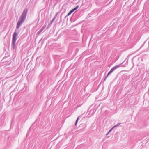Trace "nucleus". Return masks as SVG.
<instances>
[{"mask_svg": "<svg viewBox=\"0 0 149 149\" xmlns=\"http://www.w3.org/2000/svg\"><path fill=\"white\" fill-rule=\"evenodd\" d=\"M28 11V9L27 8L24 10L17 23L16 28L13 35L11 43V49L13 50H14L15 47V43L17 39V37L18 35V33L17 32V29L19 28L21 25L25 20Z\"/></svg>", "mask_w": 149, "mask_h": 149, "instance_id": "1", "label": "nucleus"}, {"mask_svg": "<svg viewBox=\"0 0 149 149\" xmlns=\"http://www.w3.org/2000/svg\"><path fill=\"white\" fill-rule=\"evenodd\" d=\"M125 60L121 63L120 64L117 65H116L115 66H114L113 68H112L110 70L112 72H113L117 68H118L119 67H120L121 66L123 67H126L128 64V61H127L124 64H123L124 63Z\"/></svg>", "mask_w": 149, "mask_h": 149, "instance_id": "2", "label": "nucleus"}, {"mask_svg": "<svg viewBox=\"0 0 149 149\" xmlns=\"http://www.w3.org/2000/svg\"><path fill=\"white\" fill-rule=\"evenodd\" d=\"M46 26V24L45 23L43 26L37 32V34L39 35L45 28Z\"/></svg>", "mask_w": 149, "mask_h": 149, "instance_id": "3", "label": "nucleus"}, {"mask_svg": "<svg viewBox=\"0 0 149 149\" xmlns=\"http://www.w3.org/2000/svg\"><path fill=\"white\" fill-rule=\"evenodd\" d=\"M83 115V114H81V115H80V116H79L78 117H77V118L76 121L75 123V126H76L77 125V122H78V120H79V119H80V118H81L82 117Z\"/></svg>", "mask_w": 149, "mask_h": 149, "instance_id": "4", "label": "nucleus"}, {"mask_svg": "<svg viewBox=\"0 0 149 149\" xmlns=\"http://www.w3.org/2000/svg\"><path fill=\"white\" fill-rule=\"evenodd\" d=\"M79 6L77 5V6L75 7L74 8L72 9L74 11L76 10H77L79 8Z\"/></svg>", "mask_w": 149, "mask_h": 149, "instance_id": "5", "label": "nucleus"}, {"mask_svg": "<svg viewBox=\"0 0 149 149\" xmlns=\"http://www.w3.org/2000/svg\"><path fill=\"white\" fill-rule=\"evenodd\" d=\"M121 124V123H118V124H117V125H115V126H114L113 127V128L116 127H117L118 126H119L120 124Z\"/></svg>", "mask_w": 149, "mask_h": 149, "instance_id": "6", "label": "nucleus"}, {"mask_svg": "<svg viewBox=\"0 0 149 149\" xmlns=\"http://www.w3.org/2000/svg\"><path fill=\"white\" fill-rule=\"evenodd\" d=\"M112 72L110 70L109 72L108 73V74H107V77H108V75H109L110 74H111V73H112Z\"/></svg>", "mask_w": 149, "mask_h": 149, "instance_id": "7", "label": "nucleus"}, {"mask_svg": "<svg viewBox=\"0 0 149 149\" xmlns=\"http://www.w3.org/2000/svg\"><path fill=\"white\" fill-rule=\"evenodd\" d=\"M71 14V13L69 11V13H68V14H67V15L65 17H67V16H68L69 15H70Z\"/></svg>", "mask_w": 149, "mask_h": 149, "instance_id": "8", "label": "nucleus"}, {"mask_svg": "<svg viewBox=\"0 0 149 149\" xmlns=\"http://www.w3.org/2000/svg\"><path fill=\"white\" fill-rule=\"evenodd\" d=\"M58 12H57L56 13L54 17L55 18H56L57 17V15H58Z\"/></svg>", "mask_w": 149, "mask_h": 149, "instance_id": "9", "label": "nucleus"}, {"mask_svg": "<svg viewBox=\"0 0 149 149\" xmlns=\"http://www.w3.org/2000/svg\"><path fill=\"white\" fill-rule=\"evenodd\" d=\"M113 127H112V128H111L110 130H109V131L108 132H109V133H110L111 131L113 130Z\"/></svg>", "mask_w": 149, "mask_h": 149, "instance_id": "10", "label": "nucleus"}, {"mask_svg": "<svg viewBox=\"0 0 149 149\" xmlns=\"http://www.w3.org/2000/svg\"><path fill=\"white\" fill-rule=\"evenodd\" d=\"M70 12L72 14L73 12V10L72 9L71 10H70Z\"/></svg>", "mask_w": 149, "mask_h": 149, "instance_id": "11", "label": "nucleus"}, {"mask_svg": "<svg viewBox=\"0 0 149 149\" xmlns=\"http://www.w3.org/2000/svg\"><path fill=\"white\" fill-rule=\"evenodd\" d=\"M70 12L72 14L73 12V10L72 9L71 10H70Z\"/></svg>", "mask_w": 149, "mask_h": 149, "instance_id": "12", "label": "nucleus"}, {"mask_svg": "<svg viewBox=\"0 0 149 149\" xmlns=\"http://www.w3.org/2000/svg\"><path fill=\"white\" fill-rule=\"evenodd\" d=\"M52 22L51 21V22H50V24L48 25V26H50V25L52 24Z\"/></svg>", "mask_w": 149, "mask_h": 149, "instance_id": "13", "label": "nucleus"}, {"mask_svg": "<svg viewBox=\"0 0 149 149\" xmlns=\"http://www.w3.org/2000/svg\"><path fill=\"white\" fill-rule=\"evenodd\" d=\"M107 77V76L105 77V78L104 79V81H105L106 80V79Z\"/></svg>", "mask_w": 149, "mask_h": 149, "instance_id": "14", "label": "nucleus"}, {"mask_svg": "<svg viewBox=\"0 0 149 149\" xmlns=\"http://www.w3.org/2000/svg\"><path fill=\"white\" fill-rule=\"evenodd\" d=\"M110 133L108 132L106 134V136H107Z\"/></svg>", "mask_w": 149, "mask_h": 149, "instance_id": "15", "label": "nucleus"}, {"mask_svg": "<svg viewBox=\"0 0 149 149\" xmlns=\"http://www.w3.org/2000/svg\"><path fill=\"white\" fill-rule=\"evenodd\" d=\"M146 42H145L144 43L141 45V47H142L144 45V44Z\"/></svg>", "mask_w": 149, "mask_h": 149, "instance_id": "16", "label": "nucleus"}, {"mask_svg": "<svg viewBox=\"0 0 149 149\" xmlns=\"http://www.w3.org/2000/svg\"><path fill=\"white\" fill-rule=\"evenodd\" d=\"M54 20L53 19L51 21V22H53Z\"/></svg>", "mask_w": 149, "mask_h": 149, "instance_id": "17", "label": "nucleus"}, {"mask_svg": "<svg viewBox=\"0 0 149 149\" xmlns=\"http://www.w3.org/2000/svg\"><path fill=\"white\" fill-rule=\"evenodd\" d=\"M54 20L53 19L51 21V22H53Z\"/></svg>", "mask_w": 149, "mask_h": 149, "instance_id": "18", "label": "nucleus"}, {"mask_svg": "<svg viewBox=\"0 0 149 149\" xmlns=\"http://www.w3.org/2000/svg\"><path fill=\"white\" fill-rule=\"evenodd\" d=\"M53 19H54L55 20V19H56V18L54 17Z\"/></svg>", "mask_w": 149, "mask_h": 149, "instance_id": "19", "label": "nucleus"}, {"mask_svg": "<svg viewBox=\"0 0 149 149\" xmlns=\"http://www.w3.org/2000/svg\"><path fill=\"white\" fill-rule=\"evenodd\" d=\"M41 40H42V39L40 40V41H41Z\"/></svg>", "mask_w": 149, "mask_h": 149, "instance_id": "20", "label": "nucleus"}, {"mask_svg": "<svg viewBox=\"0 0 149 149\" xmlns=\"http://www.w3.org/2000/svg\"><path fill=\"white\" fill-rule=\"evenodd\" d=\"M92 111H90V113H91V112Z\"/></svg>", "mask_w": 149, "mask_h": 149, "instance_id": "21", "label": "nucleus"}]
</instances>
